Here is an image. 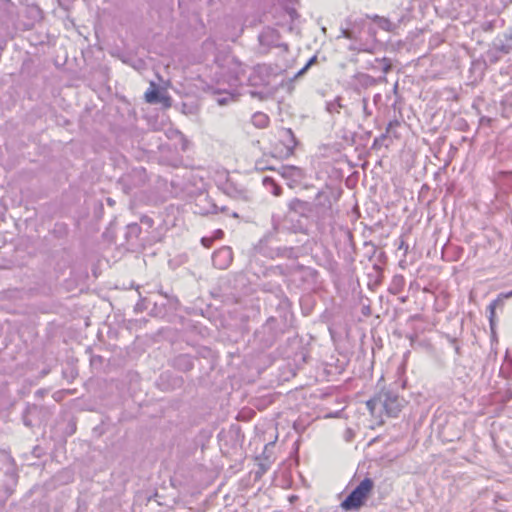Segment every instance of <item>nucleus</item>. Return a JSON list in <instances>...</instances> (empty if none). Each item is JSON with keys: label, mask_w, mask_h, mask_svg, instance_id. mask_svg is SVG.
Instances as JSON below:
<instances>
[{"label": "nucleus", "mask_w": 512, "mask_h": 512, "mask_svg": "<svg viewBox=\"0 0 512 512\" xmlns=\"http://www.w3.org/2000/svg\"><path fill=\"white\" fill-rule=\"evenodd\" d=\"M259 40L264 45L280 46L278 42V33L271 28L265 29L259 36Z\"/></svg>", "instance_id": "obj_8"}, {"label": "nucleus", "mask_w": 512, "mask_h": 512, "mask_svg": "<svg viewBox=\"0 0 512 512\" xmlns=\"http://www.w3.org/2000/svg\"><path fill=\"white\" fill-rule=\"evenodd\" d=\"M253 124L256 126V127H259V128H264L268 125V122H269V119L267 117V115L263 114V113H256L253 115Z\"/></svg>", "instance_id": "obj_11"}, {"label": "nucleus", "mask_w": 512, "mask_h": 512, "mask_svg": "<svg viewBox=\"0 0 512 512\" xmlns=\"http://www.w3.org/2000/svg\"><path fill=\"white\" fill-rule=\"evenodd\" d=\"M279 173L283 178L290 179L292 181H299L304 176L302 169L296 166H282L279 169Z\"/></svg>", "instance_id": "obj_7"}, {"label": "nucleus", "mask_w": 512, "mask_h": 512, "mask_svg": "<svg viewBox=\"0 0 512 512\" xmlns=\"http://www.w3.org/2000/svg\"><path fill=\"white\" fill-rule=\"evenodd\" d=\"M222 234H223V232L221 230H217L216 231V236L217 237H220Z\"/></svg>", "instance_id": "obj_20"}, {"label": "nucleus", "mask_w": 512, "mask_h": 512, "mask_svg": "<svg viewBox=\"0 0 512 512\" xmlns=\"http://www.w3.org/2000/svg\"><path fill=\"white\" fill-rule=\"evenodd\" d=\"M142 172H143V170H142V169L134 170V173H135V174H138V175H141V173H142Z\"/></svg>", "instance_id": "obj_19"}, {"label": "nucleus", "mask_w": 512, "mask_h": 512, "mask_svg": "<svg viewBox=\"0 0 512 512\" xmlns=\"http://www.w3.org/2000/svg\"><path fill=\"white\" fill-rule=\"evenodd\" d=\"M512 297V290L509 291V292H506V293H501L498 295L497 299H495L494 301H492L490 304H489V311H490V321L492 322L493 321V317L495 315V309L497 307V305L501 304L503 302V300L505 299H508Z\"/></svg>", "instance_id": "obj_9"}, {"label": "nucleus", "mask_w": 512, "mask_h": 512, "mask_svg": "<svg viewBox=\"0 0 512 512\" xmlns=\"http://www.w3.org/2000/svg\"><path fill=\"white\" fill-rule=\"evenodd\" d=\"M24 423L26 426H31V423L27 420L26 417H24Z\"/></svg>", "instance_id": "obj_18"}, {"label": "nucleus", "mask_w": 512, "mask_h": 512, "mask_svg": "<svg viewBox=\"0 0 512 512\" xmlns=\"http://www.w3.org/2000/svg\"><path fill=\"white\" fill-rule=\"evenodd\" d=\"M373 486V481L370 478L363 479L341 503V508L346 511L358 510L364 504L366 498L372 491Z\"/></svg>", "instance_id": "obj_2"}, {"label": "nucleus", "mask_w": 512, "mask_h": 512, "mask_svg": "<svg viewBox=\"0 0 512 512\" xmlns=\"http://www.w3.org/2000/svg\"><path fill=\"white\" fill-rule=\"evenodd\" d=\"M233 260V253L230 247L224 246L217 250L212 257L215 267L219 269H226L229 267Z\"/></svg>", "instance_id": "obj_4"}, {"label": "nucleus", "mask_w": 512, "mask_h": 512, "mask_svg": "<svg viewBox=\"0 0 512 512\" xmlns=\"http://www.w3.org/2000/svg\"><path fill=\"white\" fill-rule=\"evenodd\" d=\"M281 144L283 147H276L275 154L279 157H288L292 155L296 146V139L291 129H284L281 132Z\"/></svg>", "instance_id": "obj_3"}, {"label": "nucleus", "mask_w": 512, "mask_h": 512, "mask_svg": "<svg viewBox=\"0 0 512 512\" xmlns=\"http://www.w3.org/2000/svg\"><path fill=\"white\" fill-rule=\"evenodd\" d=\"M108 204L109 205H112L113 204V201L111 199H108Z\"/></svg>", "instance_id": "obj_21"}, {"label": "nucleus", "mask_w": 512, "mask_h": 512, "mask_svg": "<svg viewBox=\"0 0 512 512\" xmlns=\"http://www.w3.org/2000/svg\"><path fill=\"white\" fill-rule=\"evenodd\" d=\"M201 242H202V244L205 247H209L211 245V243H212V239L211 238H207V237H203Z\"/></svg>", "instance_id": "obj_14"}, {"label": "nucleus", "mask_w": 512, "mask_h": 512, "mask_svg": "<svg viewBox=\"0 0 512 512\" xmlns=\"http://www.w3.org/2000/svg\"><path fill=\"white\" fill-rule=\"evenodd\" d=\"M229 63L231 75L229 76L227 82L230 84V86H236L237 83L241 80V75L244 73V67L239 61L235 59H231Z\"/></svg>", "instance_id": "obj_5"}, {"label": "nucleus", "mask_w": 512, "mask_h": 512, "mask_svg": "<svg viewBox=\"0 0 512 512\" xmlns=\"http://www.w3.org/2000/svg\"><path fill=\"white\" fill-rule=\"evenodd\" d=\"M315 60H316V57H315V56H314V57H312V58L307 62V64H306V65H305V66H304V67H303V68L298 72V75H302V74H304V73L308 70V68H309V67H310V66L315 62Z\"/></svg>", "instance_id": "obj_13"}, {"label": "nucleus", "mask_w": 512, "mask_h": 512, "mask_svg": "<svg viewBox=\"0 0 512 512\" xmlns=\"http://www.w3.org/2000/svg\"><path fill=\"white\" fill-rule=\"evenodd\" d=\"M381 26H382L383 28H385L386 30H389V29H390V26H391V23H390V21H389V20L384 19V20H382V24H381Z\"/></svg>", "instance_id": "obj_16"}, {"label": "nucleus", "mask_w": 512, "mask_h": 512, "mask_svg": "<svg viewBox=\"0 0 512 512\" xmlns=\"http://www.w3.org/2000/svg\"><path fill=\"white\" fill-rule=\"evenodd\" d=\"M263 185L269 190L274 196H279L281 194V187L277 185L271 177L263 178Z\"/></svg>", "instance_id": "obj_10"}, {"label": "nucleus", "mask_w": 512, "mask_h": 512, "mask_svg": "<svg viewBox=\"0 0 512 512\" xmlns=\"http://www.w3.org/2000/svg\"><path fill=\"white\" fill-rule=\"evenodd\" d=\"M403 405L404 400L389 391H382L373 399L367 401V408L372 415L384 410L388 416L395 417L401 411Z\"/></svg>", "instance_id": "obj_1"}, {"label": "nucleus", "mask_w": 512, "mask_h": 512, "mask_svg": "<svg viewBox=\"0 0 512 512\" xmlns=\"http://www.w3.org/2000/svg\"><path fill=\"white\" fill-rule=\"evenodd\" d=\"M302 204V202L298 199H294L290 202L289 206L291 209H294L297 205Z\"/></svg>", "instance_id": "obj_15"}, {"label": "nucleus", "mask_w": 512, "mask_h": 512, "mask_svg": "<svg viewBox=\"0 0 512 512\" xmlns=\"http://www.w3.org/2000/svg\"><path fill=\"white\" fill-rule=\"evenodd\" d=\"M145 100L148 103L162 102L166 106L170 105V99L167 96H159L158 90L154 83H151L150 88L145 92Z\"/></svg>", "instance_id": "obj_6"}, {"label": "nucleus", "mask_w": 512, "mask_h": 512, "mask_svg": "<svg viewBox=\"0 0 512 512\" xmlns=\"http://www.w3.org/2000/svg\"><path fill=\"white\" fill-rule=\"evenodd\" d=\"M342 36L345 37V38H351V34L347 30H343L342 31Z\"/></svg>", "instance_id": "obj_17"}, {"label": "nucleus", "mask_w": 512, "mask_h": 512, "mask_svg": "<svg viewBox=\"0 0 512 512\" xmlns=\"http://www.w3.org/2000/svg\"><path fill=\"white\" fill-rule=\"evenodd\" d=\"M233 99H234V93L226 92L225 93V97H218L217 98V103L219 105H225L226 103H228L229 101H231Z\"/></svg>", "instance_id": "obj_12"}]
</instances>
